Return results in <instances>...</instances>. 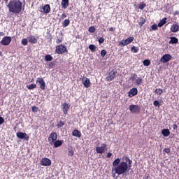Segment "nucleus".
I'll return each instance as SVG.
<instances>
[{
  "label": "nucleus",
  "mask_w": 179,
  "mask_h": 179,
  "mask_svg": "<svg viewBox=\"0 0 179 179\" xmlns=\"http://www.w3.org/2000/svg\"><path fill=\"white\" fill-rule=\"evenodd\" d=\"M132 161L128 157H125L123 161L121 162L120 158H117L113 162L112 168V177L113 178H118V176H122L131 170Z\"/></svg>",
  "instance_id": "nucleus-1"
},
{
  "label": "nucleus",
  "mask_w": 179,
  "mask_h": 179,
  "mask_svg": "<svg viewBox=\"0 0 179 179\" xmlns=\"http://www.w3.org/2000/svg\"><path fill=\"white\" fill-rule=\"evenodd\" d=\"M26 3L21 1L20 0H10L7 8L10 13H20L22 10H24V6Z\"/></svg>",
  "instance_id": "nucleus-2"
},
{
  "label": "nucleus",
  "mask_w": 179,
  "mask_h": 179,
  "mask_svg": "<svg viewBox=\"0 0 179 179\" xmlns=\"http://www.w3.org/2000/svg\"><path fill=\"white\" fill-rule=\"evenodd\" d=\"M57 139H58V134H57L56 132H52L48 138V143L49 144L52 146V144L55 143V142L57 141Z\"/></svg>",
  "instance_id": "nucleus-3"
},
{
  "label": "nucleus",
  "mask_w": 179,
  "mask_h": 179,
  "mask_svg": "<svg viewBox=\"0 0 179 179\" xmlns=\"http://www.w3.org/2000/svg\"><path fill=\"white\" fill-rule=\"evenodd\" d=\"M129 110L133 114H139L141 113V108L138 105H130Z\"/></svg>",
  "instance_id": "nucleus-4"
},
{
  "label": "nucleus",
  "mask_w": 179,
  "mask_h": 179,
  "mask_svg": "<svg viewBox=\"0 0 179 179\" xmlns=\"http://www.w3.org/2000/svg\"><path fill=\"white\" fill-rule=\"evenodd\" d=\"M106 150H107V144L106 143L101 144V147L96 148V152L99 155H103Z\"/></svg>",
  "instance_id": "nucleus-5"
},
{
  "label": "nucleus",
  "mask_w": 179,
  "mask_h": 179,
  "mask_svg": "<svg viewBox=\"0 0 179 179\" xmlns=\"http://www.w3.org/2000/svg\"><path fill=\"white\" fill-rule=\"evenodd\" d=\"M132 41H134V37L130 36L128 38L125 39V40H122L120 43V45L121 47H125V45H128V44H131V43H132Z\"/></svg>",
  "instance_id": "nucleus-6"
},
{
  "label": "nucleus",
  "mask_w": 179,
  "mask_h": 179,
  "mask_svg": "<svg viewBox=\"0 0 179 179\" xmlns=\"http://www.w3.org/2000/svg\"><path fill=\"white\" fill-rule=\"evenodd\" d=\"M57 54H65L66 52V47L63 45H59L56 47L55 50Z\"/></svg>",
  "instance_id": "nucleus-7"
},
{
  "label": "nucleus",
  "mask_w": 179,
  "mask_h": 179,
  "mask_svg": "<svg viewBox=\"0 0 179 179\" xmlns=\"http://www.w3.org/2000/svg\"><path fill=\"white\" fill-rule=\"evenodd\" d=\"M171 58H173V57H171V55L165 54L161 57L160 62H162V64H166L169 62V61H171Z\"/></svg>",
  "instance_id": "nucleus-8"
},
{
  "label": "nucleus",
  "mask_w": 179,
  "mask_h": 179,
  "mask_svg": "<svg viewBox=\"0 0 179 179\" xmlns=\"http://www.w3.org/2000/svg\"><path fill=\"white\" fill-rule=\"evenodd\" d=\"M11 41L12 38L10 36H4L0 43L2 45H9Z\"/></svg>",
  "instance_id": "nucleus-9"
},
{
  "label": "nucleus",
  "mask_w": 179,
  "mask_h": 179,
  "mask_svg": "<svg viewBox=\"0 0 179 179\" xmlns=\"http://www.w3.org/2000/svg\"><path fill=\"white\" fill-rule=\"evenodd\" d=\"M36 83L39 84L40 89L41 90H45V81L42 78H38L36 79Z\"/></svg>",
  "instance_id": "nucleus-10"
},
{
  "label": "nucleus",
  "mask_w": 179,
  "mask_h": 179,
  "mask_svg": "<svg viewBox=\"0 0 179 179\" xmlns=\"http://www.w3.org/2000/svg\"><path fill=\"white\" fill-rule=\"evenodd\" d=\"M17 138H19V139H24V141H29V135L26 133L23 132H17L16 134Z\"/></svg>",
  "instance_id": "nucleus-11"
},
{
  "label": "nucleus",
  "mask_w": 179,
  "mask_h": 179,
  "mask_svg": "<svg viewBox=\"0 0 179 179\" xmlns=\"http://www.w3.org/2000/svg\"><path fill=\"white\" fill-rule=\"evenodd\" d=\"M62 110H63L64 114L66 115V114H68V112L69 111V108L71 107V104H69L68 103H64L62 105Z\"/></svg>",
  "instance_id": "nucleus-12"
},
{
  "label": "nucleus",
  "mask_w": 179,
  "mask_h": 179,
  "mask_svg": "<svg viewBox=\"0 0 179 179\" xmlns=\"http://www.w3.org/2000/svg\"><path fill=\"white\" fill-rule=\"evenodd\" d=\"M82 83L83 85H84L85 87H86L87 89L90 87V79L87 78V77H84L82 79Z\"/></svg>",
  "instance_id": "nucleus-13"
},
{
  "label": "nucleus",
  "mask_w": 179,
  "mask_h": 179,
  "mask_svg": "<svg viewBox=\"0 0 179 179\" xmlns=\"http://www.w3.org/2000/svg\"><path fill=\"white\" fill-rule=\"evenodd\" d=\"M41 166H51V160L48 158H43L41 161Z\"/></svg>",
  "instance_id": "nucleus-14"
},
{
  "label": "nucleus",
  "mask_w": 179,
  "mask_h": 179,
  "mask_svg": "<svg viewBox=\"0 0 179 179\" xmlns=\"http://www.w3.org/2000/svg\"><path fill=\"white\" fill-rule=\"evenodd\" d=\"M115 78V71H111L109 72L108 76L106 77V79L108 82H111Z\"/></svg>",
  "instance_id": "nucleus-15"
},
{
  "label": "nucleus",
  "mask_w": 179,
  "mask_h": 179,
  "mask_svg": "<svg viewBox=\"0 0 179 179\" xmlns=\"http://www.w3.org/2000/svg\"><path fill=\"white\" fill-rule=\"evenodd\" d=\"M138 94V89L132 88L128 92L129 97H134V96H136Z\"/></svg>",
  "instance_id": "nucleus-16"
},
{
  "label": "nucleus",
  "mask_w": 179,
  "mask_h": 179,
  "mask_svg": "<svg viewBox=\"0 0 179 179\" xmlns=\"http://www.w3.org/2000/svg\"><path fill=\"white\" fill-rule=\"evenodd\" d=\"M41 12H43V13H50L51 12V7L48 4H45L43 8H42Z\"/></svg>",
  "instance_id": "nucleus-17"
},
{
  "label": "nucleus",
  "mask_w": 179,
  "mask_h": 179,
  "mask_svg": "<svg viewBox=\"0 0 179 179\" xmlns=\"http://www.w3.org/2000/svg\"><path fill=\"white\" fill-rule=\"evenodd\" d=\"M62 145H64V140H56L55 143L52 144V146L57 148H61Z\"/></svg>",
  "instance_id": "nucleus-18"
},
{
  "label": "nucleus",
  "mask_w": 179,
  "mask_h": 179,
  "mask_svg": "<svg viewBox=\"0 0 179 179\" xmlns=\"http://www.w3.org/2000/svg\"><path fill=\"white\" fill-rule=\"evenodd\" d=\"M171 31H172V33H177V31H179V26H178V24H173L171 27Z\"/></svg>",
  "instance_id": "nucleus-19"
},
{
  "label": "nucleus",
  "mask_w": 179,
  "mask_h": 179,
  "mask_svg": "<svg viewBox=\"0 0 179 179\" xmlns=\"http://www.w3.org/2000/svg\"><path fill=\"white\" fill-rule=\"evenodd\" d=\"M61 5L62 8H63L64 9H66L67 7L69 6V0H62Z\"/></svg>",
  "instance_id": "nucleus-20"
},
{
  "label": "nucleus",
  "mask_w": 179,
  "mask_h": 179,
  "mask_svg": "<svg viewBox=\"0 0 179 179\" xmlns=\"http://www.w3.org/2000/svg\"><path fill=\"white\" fill-rule=\"evenodd\" d=\"M72 135L76 138H80L82 136V133H80L79 130H74L72 133Z\"/></svg>",
  "instance_id": "nucleus-21"
},
{
  "label": "nucleus",
  "mask_w": 179,
  "mask_h": 179,
  "mask_svg": "<svg viewBox=\"0 0 179 179\" xmlns=\"http://www.w3.org/2000/svg\"><path fill=\"white\" fill-rule=\"evenodd\" d=\"M29 41L31 43V44H36V43H37V38H36V36H30L29 37Z\"/></svg>",
  "instance_id": "nucleus-22"
},
{
  "label": "nucleus",
  "mask_w": 179,
  "mask_h": 179,
  "mask_svg": "<svg viewBox=\"0 0 179 179\" xmlns=\"http://www.w3.org/2000/svg\"><path fill=\"white\" fill-rule=\"evenodd\" d=\"M163 136H169L170 135V130L169 129H164L162 131Z\"/></svg>",
  "instance_id": "nucleus-23"
},
{
  "label": "nucleus",
  "mask_w": 179,
  "mask_h": 179,
  "mask_svg": "<svg viewBox=\"0 0 179 179\" xmlns=\"http://www.w3.org/2000/svg\"><path fill=\"white\" fill-rule=\"evenodd\" d=\"M170 39L171 40L169 42V44H177V43H178V38H177L176 37H171Z\"/></svg>",
  "instance_id": "nucleus-24"
},
{
  "label": "nucleus",
  "mask_w": 179,
  "mask_h": 179,
  "mask_svg": "<svg viewBox=\"0 0 179 179\" xmlns=\"http://www.w3.org/2000/svg\"><path fill=\"white\" fill-rule=\"evenodd\" d=\"M71 23V21L68 19H66L63 22H62V26L63 27H68Z\"/></svg>",
  "instance_id": "nucleus-25"
},
{
  "label": "nucleus",
  "mask_w": 179,
  "mask_h": 179,
  "mask_svg": "<svg viewBox=\"0 0 179 179\" xmlns=\"http://www.w3.org/2000/svg\"><path fill=\"white\" fill-rule=\"evenodd\" d=\"M166 20H167V18H163L158 24V27H162V26H164L166 24Z\"/></svg>",
  "instance_id": "nucleus-26"
},
{
  "label": "nucleus",
  "mask_w": 179,
  "mask_h": 179,
  "mask_svg": "<svg viewBox=\"0 0 179 179\" xmlns=\"http://www.w3.org/2000/svg\"><path fill=\"white\" fill-rule=\"evenodd\" d=\"M37 87V85L36 84H30L29 85H27V88H28L29 90H33Z\"/></svg>",
  "instance_id": "nucleus-27"
},
{
  "label": "nucleus",
  "mask_w": 179,
  "mask_h": 179,
  "mask_svg": "<svg viewBox=\"0 0 179 179\" xmlns=\"http://www.w3.org/2000/svg\"><path fill=\"white\" fill-rule=\"evenodd\" d=\"M146 22V20L143 17H141L140 18V22L138 23L140 27H142V26H143V24H145V22Z\"/></svg>",
  "instance_id": "nucleus-28"
},
{
  "label": "nucleus",
  "mask_w": 179,
  "mask_h": 179,
  "mask_svg": "<svg viewBox=\"0 0 179 179\" xmlns=\"http://www.w3.org/2000/svg\"><path fill=\"white\" fill-rule=\"evenodd\" d=\"M137 76H138V75H136V73L131 74V77H130V80H132V82H134V80H136Z\"/></svg>",
  "instance_id": "nucleus-29"
},
{
  "label": "nucleus",
  "mask_w": 179,
  "mask_h": 179,
  "mask_svg": "<svg viewBox=\"0 0 179 179\" xmlns=\"http://www.w3.org/2000/svg\"><path fill=\"white\" fill-rule=\"evenodd\" d=\"M89 48L90 49L92 52H94L96 51V47L94 45H90Z\"/></svg>",
  "instance_id": "nucleus-30"
},
{
  "label": "nucleus",
  "mask_w": 179,
  "mask_h": 179,
  "mask_svg": "<svg viewBox=\"0 0 179 179\" xmlns=\"http://www.w3.org/2000/svg\"><path fill=\"white\" fill-rule=\"evenodd\" d=\"M45 61H52V56L50 55H47L45 56Z\"/></svg>",
  "instance_id": "nucleus-31"
},
{
  "label": "nucleus",
  "mask_w": 179,
  "mask_h": 179,
  "mask_svg": "<svg viewBox=\"0 0 179 179\" xmlns=\"http://www.w3.org/2000/svg\"><path fill=\"white\" fill-rule=\"evenodd\" d=\"M143 65H144V66H149V65H150V60H149V59L144 60Z\"/></svg>",
  "instance_id": "nucleus-32"
},
{
  "label": "nucleus",
  "mask_w": 179,
  "mask_h": 179,
  "mask_svg": "<svg viewBox=\"0 0 179 179\" xmlns=\"http://www.w3.org/2000/svg\"><path fill=\"white\" fill-rule=\"evenodd\" d=\"M156 94H158V96H160L163 93V90L159 88L155 90Z\"/></svg>",
  "instance_id": "nucleus-33"
},
{
  "label": "nucleus",
  "mask_w": 179,
  "mask_h": 179,
  "mask_svg": "<svg viewBox=\"0 0 179 179\" xmlns=\"http://www.w3.org/2000/svg\"><path fill=\"white\" fill-rule=\"evenodd\" d=\"M131 50L133 52H134V54H136V52H138V51H139V48L137 47H135V46L131 47Z\"/></svg>",
  "instance_id": "nucleus-34"
},
{
  "label": "nucleus",
  "mask_w": 179,
  "mask_h": 179,
  "mask_svg": "<svg viewBox=\"0 0 179 179\" xmlns=\"http://www.w3.org/2000/svg\"><path fill=\"white\" fill-rule=\"evenodd\" d=\"M75 152L72 149H69L68 150V155L69 156H71V157H73Z\"/></svg>",
  "instance_id": "nucleus-35"
},
{
  "label": "nucleus",
  "mask_w": 179,
  "mask_h": 179,
  "mask_svg": "<svg viewBox=\"0 0 179 179\" xmlns=\"http://www.w3.org/2000/svg\"><path fill=\"white\" fill-rule=\"evenodd\" d=\"M139 9H141V10L145 9V8H146V3H141L139 5Z\"/></svg>",
  "instance_id": "nucleus-36"
},
{
  "label": "nucleus",
  "mask_w": 179,
  "mask_h": 179,
  "mask_svg": "<svg viewBox=\"0 0 179 179\" xmlns=\"http://www.w3.org/2000/svg\"><path fill=\"white\" fill-rule=\"evenodd\" d=\"M136 85H142V78H137V79L136 80Z\"/></svg>",
  "instance_id": "nucleus-37"
},
{
  "label": "nucleus",
  "mask_w": 179,
  "mask_h": 179,
  "mask_svg": "<svg viewBox=\"0 0 179 179\" xmlns=\"http://www.w3.org/2000/svg\"><path fill=\"white\" fill-rule=\"evenodd\" d=\"M88 31L90 33H94V31H96V28H94V27H90L88 29Z\"/></svg>",
  "instance_id": "nucleus-38"
},
{
  "label": "nucleus",
  "mask_w": 179,
  "mask_h": 179,
  "mask_svg": "<svg viewBox=\"0 0 179 179\" xmlns=\"http://www.w3.org/2000/svg\"><path fill=\"white\" fill-rule=\"evenodd\" d=\"M22 45H27L28 41L26 38H22L21 41Z\"/></svg>",
  "instance_id": "nucleus-39"
},
{
  "label": "nucleus",
  "mask_w": 179,
  "mask_h": 179,
  "mask_svg": "<svg viewBox=\"0 0 179 179\" xmlns=\"http://www.w3.org/2000/svg\"><path fill=\"white\" fill-rule=\"evenodd\" d=\"M107 54V51H106V50H102L101 51V57H106V55Z\"/></svg>",
  "instance_id": "nucleus-40"
},
{
  "label": "nucleus",
  "mask_w": 179,
  "mask_h": 179,
  "mask_svg": "<svg viewBox=\"0 0 179 179\" xmlns=\"http://www.w3.org/2000/svg\"><path fill=\"white\" fill-rule=\"evenodd\" d=\"M64 125H65V123H64L62 121H60L59 123L57 124L58 128H62Z\"/></svg>",
  "instance_id": "nucleus-41"
},
{
  "label": "nucleus",
  "mask_w": 179,
  "mask_h": 179,
  "mask_svg": "<svg viewBox=\"0 0 179 179\" xmlns=\"http://www.w3.org/2000/svg\"><path fill=\"white\" fill-rule=\"evenodd\" d=\"M32 111H33V113H37V111H38V107L33 106L32 107Z\"/></svg>",
  "instance_id": "nucleus-42"
},
{
  "label": "nucleus",
  "mask_w": 179,
  "mask_h": 179,
  "mask_svg": "<svg viewBox=\"0 0 179 179\" xmlns=\"http://www.w3.org/2000/svg\"><path fill=\"white\" fill-rule=\"evenodd\" d=\"M99 44H103V43H104V38L103 37H100L98 40Z\"/></svg>",
  "instance_id": "nucleus-43"
},
{
  "label": "nucleus",
  "mask_w": 179,
  "mask_h": 179,
  "mask_svg": "<svg viewBox=\"0 0 179 179\" xmlns=\"http://www.w3.org/2000/svg\"><path fill=\"white\" fill-rule=\"evenodd\" d=\"M154 106L155 107H160V103H159V101H154Z\"/></svg>",
  "instance_id": "nucleus-44"
},
{
  "label": "nucleus",
  "mask_w": 179,
  "mask_h": 179,
  "mask_svg": "<svg viewBox=\"0 0 179 179\" xmlns=\"http://www.w3.org/2000/svg\"><path fill=\"white\" fill-rule=\"evenodd\" d=\"M57 44H61L62 43V38H59L56 41Z\"/></svg>",
  "instance_id": "nucleus-45"
},
{
  "label": "nucleus",
  "mask_w": 179,
  "mask_h": 179,
  "mask_svg": "<svg viewBox=\"0 0 179 179\" xmlns=\"http://www.w3.org/2000/svg\"><path fill=\"white\" fill-rule=\"evenodd\" d=\"M151 29L152 30H156L157 29V24H154L152 27H151Z\"/></svg>",
  "instance_id": "nucleus-46"
},
{
  "label": "nucleus",
  "mask_w": 179,
  "mask_h": 179,
  "mask_svg": "<svg viewBox=\"0 0 179 179\" xmlns=\"http://www.w3.org/2000/svg\"><path fill=\"white\" fill-rule=\"evenodd\" d=\"M3 122H5V120L3 119V117H0V125H2Z\"/></svg>",
  "instance_id": "nucleus-47"
},
{
  "label": "nucleus",
  "mask_w": 179,
  "mask_h": 179,
  "mask_svg": "<svg viewBox=\"0 0 179 179\" xmlns=\"http://www.w3.org/2000/svg\"><path fill=\"white\" fill-rule=\"evenodd\" d=\"M164 152H165V153H170L171 150L170 148H165L164 149Z\"/></svg>",
  "instance_id": "nucleus-48"
},
{
  "label": "nucleus",
  "mask_w": 179,
  "mask_h": 179,
  "mask_svg": "<svg viewBox=\"0 0 179 179\" xmlns=\"http://www.w3.org/2000/svg\"><path fill=\"white\" fill-rule=\"evenodd\" d=\"M65 17H66V14L63 13V14L62 15V16H61V19L64 20V19H65Z\"/></svg>",
  "instance_id": "nucleus-49"
},
{
  "label": "nucleus",
  "mask_w": 179,
  "mask_h": 179,
  "mask_svg": "<svg viewBox=\"0 0 179 179\" xmlns=\"http://www.w3.org/2000/svg\"><path fill=\"white\" fill-rule=\"evenodd\" d=\"M111 156H113V154L111 152H109L107 154L108 159H110V157H111Z\"/></svg>",
  "instance_id": "nucleus-50"
},
{
  "label": "nucleus",
  "mask_w": 179,
  "mask_h": 179,
  "mask_svg": "<svg viewBox=\"0 0 179 179\" xmlns=\"http://www.w3.org/2000/svg\"><path fill=\"white\" fill-rule=\"evenodd\" d=\"M173 128L174 130L178 129V126H177V124H173Z\"/></svg>",
  "instance_id": "nucleus-51"
},
{
  "label": "nucleus",
  "mask_w": 179,
  "mask_h": 179,
  "mask_svg": "<svg viewBox=\"0 0 179 179\" xmlns=\"http://www.w3.org/2000/svg\"><path fill=\"white\" fill-rule=\"evenodd\" d=\"M109 30H110V31H114V28H113V27H110V28L109 29Z\"/></svg>",
  "instance_id": "nucleus-52"
},
{
  "label": "nucleus",
  "mask_w": 179,
  "mask_h": 179,
  "mask_svg": "<svg viewBox=\"0 0 179 179\" xmlns=\"http://www.w3.org/2000/svg\"><path fill=\"white\" fill-rule=\"evenodd\" d=\"M0 36H5V33H3V32H0Z\"/></svg>",
  "instance_id": "nucleus-53"
},
{
  "label": "nucleus",
  "mask_w": 179,
  "mask_h": 179,
  "mask_svg": "<svg viewBox=\"0 0 179 179\" xmlns=\"http://www.w3.org/2000/svg\"><path fill=\"white\" fill-rule=\"evenodd\" d=\"M174 15H179V11H176L175 13H174Z\"/></svg>",
  "instance_id": "nucleus-54"
},
{
  "label": "nucleus",
  "mask_w": 179,
  "mask_h": 179,
  "mask_svg": "<svg viewBox=\"0 0 179 179\" xmlns=\"http://www.w3.org/2000/svg\"><path fill=\"white\" fill-rule=\"evenodd\" d=\"M0 90H1V86H0Z\"/></svg>",
  "instance_id": "nucleus-55"
}]
</instances>
